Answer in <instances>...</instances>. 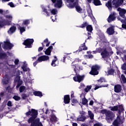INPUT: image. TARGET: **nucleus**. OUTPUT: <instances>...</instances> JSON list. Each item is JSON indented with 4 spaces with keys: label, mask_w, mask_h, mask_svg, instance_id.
<instances>
[{
    "label": "nucleus",
    "mask_w": 126,
    "mask_h": 126,
    "mask_svg": "<svg viewBox=\"0 0 126 126\" xmlns=\"http://www.w3.org/2000/svg\"><path fill=\"white\" fill-rule=\"evenodd\" d=\"M85 120H86V117H85V116H82L81 117L77 119V120L79 122H84V121H85Z\"/></svg>",
    "instance_id": "a18cd8bd"
},
{
    "label": "nucleus",
    "mask_w": 126,
    "mask_h": 126,
    "mask_svg": "<svg viewBox=\"0 0 126 126\" xmlns=\"http://www.w3.org/2000/svg\"><path fill=\"white\" fill-rule=\"evenodd\" d=\"M91 88H92V86H87L86 88L85 89V92L88 93V92H89L90 90H91Z\"/></svg>",
    "instance_id": "37998d69"
},
{
    "label": "nucleus",
    "mask_w": 126,
    "mask_h": 126,
    "mask_svg": "<svg viewBox=\"0 0 126 126\" xmlns=\"http://www.w3.org/2000/svg\"><path fill=\"white\" fill-rule=\"evenodd\" d=\"M101 56L102 59H107L110 58L111 55H110V53L107 51V49H104L101 53Z\"/></svg>",
    "instance_id": "6e6552de"
},
{
    "label": "nucleus",
    "mask_w": 126,
    "mask_h": 126,
    "mask_svg": "<svg viewBox=\"0 0 126 126\" xmlns=\"http://www.w3.org/2000/svg\"><path fill=\"white\" fill-rule=\"evenodd\" d=\"M41 45H42V47H39L38 48V52H41L44 50V47L45 45H44V42L41 43Z\"/></svg>",
    "instance_id": "864d4df0"
},
{
    "label": "nucleus",
    "mask_w": 126,
    "mask_h": 126,
    "mask_svg": "<svg viewBox=\"0 0 126 126\" xmlns=\"http://www.w3.org/2000/svg\"><path fill=\"white\" fill-rule=\"evenodd\" d=\"M18 25V29H19V30H20V34H22V33H23V32H25V31H26V30L25 29V27H21L20 25Z\"/></svg>",
    "instance_id": "bb28decb"
},
{
    "label": "nucleus",
    "mask_w": 126,
    "mask_h": 126,
    "mask_svg": "<svg viewBox=\"0 0 126 126\" xmlns=\"http://www.w3.org/2000/svg\"><path fill=\"white\" fill-rule=\"evenodd\" d=\"M122 112H123V111H121V110H118V114H119V115L117 116V119H116V120H117V121H118V120H119L120 121H121V114H122Z\"/></svg>",
    "instance_id": "603ef678"
},
{
    "label": "nucleus",
    "mask_w": 126,
    "mask_h": 126,
    "mask_svg": "<svg viewBox=\"0 0 126 126\" xmlns=\"http://www.w3.org/2000/svg\"><path fill=\"white\" fill-rule=\"evenodd\" d=\"M7 106L8 107H12V102H11V101L9 100L7 103Z\"/></svg>",
    "instance_id": "680f3d73"
},
{
    "label": "nucleus",
    "mask_w": 126,
    "mask_h": 126,
    "mask_svg": "<svg viewBox=\"0 0 126 126\" xmlns=\"http://www.w3.org/2000/svg\"><path fill=\"white\" fill-rule=\"evenodd\" d=\"M36 121V118H34V117H31L29 120H28V124H31L32 125L33 123H34Z\"/></svg>",
    "instance_id": "c85d7f7f"
},
{
    "label": "nucleus",
    "mask_w": 126,
    "mask_h": 126,
    "mask_svg": "<svg viewBox=\"0 0 126 126\" xmlns=\"http://www.w3.org/2000/svg\"><path fill=\"white\" fill-rule=\"evenodd\" d=\"M31 126H43L42 122H40V118H36L34 122L31 125Z\"/></svg>",
    "instance_id": "f8f14e48"
},
{
    "label": "nucleus",
    "mask_w": 126,
    "mask_h": 126,
    "mask_svg": "<svg viewBox=\"0 0 126 126\" xmlns=\"http://www.w3.org/2000/svg\"><path fill=\"white\" fill-rule=\"evenodd\" d=\"M119 109L118 110H120L122 112H123V111H125V109L124 108V106H123V105H119Z\"/></svg>",
    "instance_id": "bf43d9fd"
},
{
    "label": "nucleus",
    "mask_w": 126,
    "mask_h": 126,
    "mask_svg": "<svg viewBox=\"0 0 126 126\" xmlns=\"http://www.w3.org/2000/svg\"><path fill=\"white\" fill-rule=\"evenodd\" d=\"M40 63V61L38 60V59L35 62L33 63V66L37 65V63Z\"/></svg>",
    "instance_id": "0e129e2a"
},
{
    "label": "nucleus",
    "mask_w": 126,
    "mask_h": 126,
    "mask_svg": "<svg viewBox=\"0 0 126 126\" xmlns=\"http://www.w3.org/2000/svg\"><path fill=\"white\" fill-rule=\"evenodd\" d=\"M21 97L23 100H26V99L28 97V95H27L26 94H21Z\"/></svg>",
    "instance_id": "3c124183"
},
{
    "label": "nucleus",
    "mask_w": 126,
    "mask_h": 126,
    "mask_svg": "<svg viewBox=\"0 0 126 126\" xmlns=\"http://www.w3.org/2000/svg\"><path fill=\"white\" fill-rule=\"evenodd\" d=\"M113 115H114V114H113V112H112V111L109 110L106 113L105 116H106V118H108V119H109V120H113Z\"/></svg>",
    "instance_id": "4be33fe9"
},
{
    "label": "nucleus",
    "mask_w": 126,
    "mask_h": 126,
    "mask_svg": "<svg viewBox=\"0 0 126 126\" xmlns=\"http://www.w3.org/2000/svg\"><path fill=\"white\" fill-rule=\"evenodd\" d=\"M126 10L125 9H122V11L119 12L120 16H121V17H122V18H125V19H126V15H125L126 14Z\"/></svg>",
    "instance_id": "393cba45"
},
{
    "label": "nucleus",
    "mask_w": 126,
    "mask_h": 126,
    "mask_svg": "<svg viewBox=\"0 0 126 126\" xmlns=\"http://www.w3.org/2000/svg\"><path fill=\"white\" fill-rule=\"evenodd\" d=\"M122 70H126V63H124L121 66Z\"/></svg>",
    "instance_id": "13d9d810"
},
{
    "label": "nucleus",
    "mask_w": 126,
    "mask_h": 126,
    "mask_svg": "<svg viewBox=\"0 0 126 126\" xmlns=\"http://www.w3.org/2000/svg\"><path fill=\"white\" fill-rule=\"evenodd\" d=\"M43 42L44 43H47L46 45V47H49V46H50V44H51V42L49 41V39L48 38H46Z\"/></svg>",
    "instance_id": "de8ad7c7"
},
{
    "label": "nucleus",
    "mask_w": 126,
    "mask_h": 126,
    "mask_svg": "<svg viewBox=\"0 0 126 126\" xmlns=\"http://www.w3.org/2000/svg\"><path fill=\"white\" fill-rule=\"evenodd\" d=\"M16 81L17 82H18L19 81H21V80H20V76H17L16 77Z\"/></svg>",
    "instance_id": "338daca9"
},
{
    "label": "nucleus",
    "mask_w": 126,
    "mask_h": 126,
    "mask_svg": "<svg viewBox=\"0 0 126 126\" xmlns=\"http://www.w3.org/2000/svg\"><path fill=\"white\" fill-rule=\"evenodd\" d=\"M101 67L98 64L94 65L91 67V70L89 72L91 75H98Z\"/></svg>",
    "instance_id": "f257e3e1"
},
{
    "label": "nucleus",
    "mask_w": 126,
    "mask_h": 126,
    "mask_svg": "<svg viewBox=\"0 0 126 126\" xmlns=\"http://www.w3.org/2000/svg\"><path fill=\"white\" fill-rule=\"evenodd\" d=\"M33 43H34V39L33 38H27L23 43V45L26 46V48H32L33 46Z\"/></svg>",
    "instance_id": "7ed1b4c3"
},
{
    "label": "nucleus",
    "mask_w": 126,
    "mask_h": 126,
    "mask_svg": "<svg viewBox=\"0 0 126 126\" xmlns=\"http://www.w3.org/2000/svg\"><path fill=\"white\" fill-rule=\"evenodd\" d=\"M26 90V87L24 86H22L19 88V92L20 93H22V92H24Z\"/></svg>",
    "instance_id": "ea45409f"
},
{
    "label": "nucleus",
    "mask_w": 126,
    "mask_h": 126,
    "mask_svg": "<svg viewBox=\"0 0 126 126\" xmlns=\"http://www.w3.org/2000/svg\"><path fill=\"white\" fill-rule=\"evenodd\" d=\"M2 83L3 85H6V84L9 83V77H8V75H5V77L2 80Z\"/></svg>",
    "instance_id": "4468645a"
},
{
    "label": "nucleus",
    "mask_w": 126,
    "mask_h": 126,
    "mask_svg": "<svg viewBox=\"0 0 126 126\" xmlns=\"http://www.w3.org/2000/svg\"><path fill=\"white\" fill-rule=\"evenodd\" d=\"M72 103H73V104H77V103H78V101H77L76 99H72L71 100Z\"/></svg>",
    "instance_id": "774afa93"
},
{
    "label": "nucleus",
    "mask_w": 126,
    "mask_h": 126,
    "mask_svg": "<svg viewBox=\"0 0 126 126\" xmlns=\"http://www.w3.org/2000/svg\"><path fill=\"white\" fill-rule=\"evenodd\" d=\"M13 47V44L11 43L8 40L4 42L3 48L6 50H11Z\"/></svg>",
    "instance_id": "423d86ee"
},
{
    "label": "nucleus",
    "mask_w": 126,
    "mask_h": 126,
    "mask_svg": "<svg viewBox=\"0 0 126 126\" xmlns=\"http://www.w3.org/2000/svg\"><path fill=\"white\" fill-rule=\"evenodd\" d=\"M93 3L95 6L102 5V3H101V1H100V0H94Z\"/></svg>",
    "instance_id": "2f4dec72"
},
{
    "label": "nucleus",
    "mask_w": 126,
    "mask_h": 126,
    "mask_svg": "<svg viewBox=\"0 0 126 126\" xmlns=\"http://www.w3.org/2000/svg\"><path fill=\"white\" fill-rule=\"evenodd\" d=\"M122 90V86L120 84H117L114 86V92L115 93H120Z\"/></svg>",
    "instance_id": "2eb2a0df"
},
{
    "label": "nucleus",
    "mask_w": 126,
    "mask_h": 126,
    "mask_svg": "<svg viewBox=\"0 0 126 126\" xmlns=\"http://www.w3.org/2000/svg\"><path fill=\"white\" fill-rule=\"evenodd\" d=\"M50 121L51 123H57L58 122V118L56 117V115L52 114L51 116Z\"/></svg>",
    "instance_id": "5701e85b"
},
{
    "label": "nucleus",
    "mask_w": 126,
    "mask_h": 126,
    "mask_svg": "<svg viewBox=\"0 0 126 126\" xmlns=\"http://www.w3.org/2000/svg\"><path fill=\"white\" fill-rule=\"evenodd\" d=\"M7 57V55L5 52L0 53V59H5Z\"/></svg>",
    "instance_id": "e433bc0d"
},
{
    "label": "nucleus",
    "mask_w": 126,
    "mask_h": 126,
    "mask_svg": "<svg viewBox=\"0 0 126 126\" xmlns=\"http://www.w3.org/2000/svg\"><path fill=\"white\" fill-rule=\"evenodd\" d=\"M33 95H34V96H38V97H42L43 94L40 91H35L33 92Z\"/></svg>",
    "instance_id": "c756f323"
},
{
    "label": "nucleus",
    "mask_w": 126,
    "mask_h": 126,
    "mask_svg": "<svg viewBox=\"0 0 126 126\" xmlns=\"http://www.w3.org/2000/svg\"><path fill=\"white\" fill-rule=\"evenodd\" d=\"M58 61V58L57 56H54V60H53L51 63L52 66H57V64H56V62Z\"/></svg>",
    "instance_id": "7c9ffc66"
},
{
    "label": "nucleus",
    "mask_w": 126,
    "mask_h": 126,
    "mask_svg": "<svg viewBox=\"0 0 126 126\" xmlns=\"http://www.w3.org/2000/svg\"><path fill=\"white\" fill-rule=\"evenodd\" d=\"M76 10L79 13H82V8L79 5L76 6Z\"/></svg>",
    "instance_id": "473e14b6"
},
{
    "label": "nucleus",
    "mask_w": 126,
    "mask_h": 126,
    "mask_svg": "<svg viewBox=\"0 0 126 126\" xmlns=\"http://www.w3.org/2000/svg\"><path fill=\"white\" fill-rule=\"evenodd\" d=\"M9 22L5 20L0 21V28H2L5 25H9Z\"/></svg>",
    "instance_id": "412c9836"
},
{
    "label": "nucleus",
    "mask_w": 126,
    "mask_h": 126,
    "mask_svg": "<svg viewBox=\"0 0 126 126\" xmlns=\"http://www.w3.org/2000/svg\"><path fill=\"white\" fill-rule=\"evenodd\" d=\"M101 52V48L96 49V50L93 51V54H97Z\"/></svg>",
    "instance_id": "4d7b16f0"
},
{
    "label": "nucleus",
    "mask_w": 126,
    "mask_h": 126,
    "mask_svg": "<svg viewBox=\"0 0 126 126\" xmlns=\"http://www.w3.org/2000/svg\"><path fill=\"white\" fill-rule=\"evenodd\" d=\"M23 82H22V81H20L19 82H17V85L16 87V89H17V88H18L19 87H20V86L22 85Z\"/></svg>",
    "instance_id": "8fccbe9b"
},
{
    "label": "nucleus",
    "mask_w": 126,
    "mask_h": 126,
    "mask_svg": "<svg viewBox=\"0 0 126 126\" xmlns=\"http://www.w3.org/2000/svg\"><path fill=\"white\" fill-rule=\"evenodd\" d=\"M16 31V27L13 26H12L9 30L8 31V34H12Z\"/></svg>",
    "instance_id": "b1692460"
},
{
    "label": "nucleus",
    "mask_w": 126,
    "mask_h": 126,
    "mask_svg": "<svg viewBox=\"0 0 126 126\" xmlns=\"http://www.w3.org/2000/svg\"><path fill=\"white\" fill-rule=\"evenodd\" d=\"M88 114L91 120H93L94 119V114L92 113V111H89Z\"/></svg>",
    "instance_id": "a19ab883"
},
{
    "label": "nucleus",
    "mask_w": 126,
    "mask_h": 126,
    "mask_svg": "<svg viewBox=\"0 0 126 126\" xmlns=\"http://www.w3.org/2000/svg\"><path fill=\"white\" fill-rule=\"evenodd\" d=\"M107 73L109 75H114V73H115V69L111 68L110 69L108 70V71H107Z\"/></svg>",
    "instance_id": "4c0bfd02"
},
{
    "label": "nucleus",
    "mask_w": 126,
    "mask_h": 126,
    "mask_svg": "<svg viewBox=\"0 0 126 126\" xmlns=\"http://www.w3.org/2000/svg\"><path fill=\"white\" fill-rule=\"evenodd\" d=\"M6 18H7L8 19H11V20H12V16L11 15H7L5 16Z\"/></svg>",
    "instance_id": "69168bd1"
},
{
    "label": "nucleus",
    "mask_w": 126,
    "mask_h": 126,
    "mask_svg": "<svg viewBox=\"0 0 126 126\" xmlns=\"http://www.w3.org/2000/svg\"><path fill=\"white\" fill-rule=\"evenodd\" d=\"M63 102L64 104H69L70 102V96L69 94L64 95Z\"/></svg>",
    "instance_id": "a211bd4d"
},
{
    "label": "nucleus",
    "mask_w": 126,
    "mask_h": 126,
    "mask_svg": "<svg viewBox=\"0 0 126 126\" xmlns=\"http://www.w3.org/2000/svg\"><path fill=\"white\" fill-rule=\"evenodd\" d=\"M99 83H102V82H106V80L104 78H100L99 80H97Z\"/></svg>",
    "instance_id": "5fc2aeb1"
},
{
    "label": "nucleus",
    "mask_w": 126,
    "mask_h": 126,
    "mask_svg": "<svg viewBox=\"0 0 126 126\" xmlns=\"http://www.w3.org/2000/svg\"><path fill=\"white\" fill-rule=\"evenodd\" d=\"M13 99H14V100H15V101H19V100H21V97H20V96H19L18 95H15L13 97Z\"/></svg>",
    "instance_id": "79ce46f5"
},
{
    "label": "nucleus",
    "mask_w": 126,
    "mask_h": 126,
    "mask_svg": "<svg viewBox=\"0 0 126 126\" xmlns=\"http://www.w3.org/2000/svg\"><path fill=\"white\" fill-rule=\"evenodd\" d=\"M116 12H113L112 13L110 14L107 18V21L108 23H111V22L113 21H115L116 20Z\"/></svg>",
    "instance_id": "1a4fd4ad"
},
{
    "label": "nucleus",
    "mask_w": 126,
    "mask_h": 126,
    "mask_svg": "<svg viewBox=\"0 0 126 126\" xmlns=\"http://www.w3.org/2000/svg\"><path fill=\"white\" fill-rule=\"evenodd\" d=\"M42 12H44L43 14L46 16H50L51 10L47 9L45 7H42Z\"/></svg>",
    "instance_id": "aec40b11"
},
{
    "label": "nucleus",
    "mask_w": 126,
    "mask_h": 126,
    "mask_svg": "<svg viewBox=\"0 0 126 126\" xmlns=\"http://www.w3.org/2000/svg\"><path fill=\"white\" fill-rule=\"evenodd\" d=\"M110 109H111V111H118L119 110V106H118V105H116V106L110 107Z\"/></svg>",
    "instance_id": "c9c22d12"
},
{
    "label": "nucleus",
    "mask_w": 126,
    "mask_h": 126,
    "mask_svg": "<svg viewBox=\"0 0 126 126\" xmlns=\"http://www.w3.org/2000/svg\"><path fill=\"white\" fill-rule=\"evenodd\" d=\"M26 115L27 117H29L31 116L32 117L34 118V119H37L38 117V110H36L34 109H30L29 111L26 113Z\"/></svg>",
    "instance_id": "f03ea898"
},
{
    "label": "nucleus",
    "mask_w": 126,
    "mask_h": 126,
    "mask_svg": "<svg viewBox=\"0 0 126 126\" xmlns=\"http://www.w3.org/2000/svg\"><path fill=\"white\" fill-rule=\"evenodd\" d=\"M29 24H30V20L28 19L24 20L22 23V25H25L26 26H28Z\"/></svg>",
    "instance_id": "72a5a7b5"
},
{
    "label": "nucleus",
    "mask_w": 126,
    "mask_h": 126,
    "mask_svg": "<svg viewBox=\"0 0 126 126\" xmlns=\"http://www.w3.org/2000/svg\"><path fill=\"white\" fill-rule=\"evenodd\" d=\"M22 68L23 71H30V68L26 67V65L22 66Z\"/></svg>",
    "instance_id": "09e8293b"
},
{
    "label": "nucleus",
    "mask_w": 126,
    "mask_h": 126,
    "mask_svg": "<svg viewBox=\"0 0 126 126\" xmlns=\"http://www.w3.org/2000/svg\"><path fill=\"white\" fill-rule=\"evenodd\" d=\"M88 48L85 44V42H84L83 44H81V46L79 47L78 51L79 52H82V51H87Z\"/></svg>",
    "instance_id": "dca6fc26"
},
{
    "label": "nucleus",
    "mask_w": 126,
    "mask_h": 126,
    "mask_svg": "<svg viewBox=\"0 0 126 126\" xmlns=\"http://www.w3.org/2000/svg\"><path fill=\"white\" fill-rule=\"evenodd\" d=\"M106 6L107 7H108V9L111 11L113 8V7H115L116 8V7H114V5H113V2H112V0H109L108 1L107 3H106Z\"/></svg>",
    "instance_id": "f3484780"
},
{
    "label": "nucleus",
    "mask_w": 126,
    "mask_h": 126,
    "mask_svg": "<svg viewBox=\"0 0 126 126\" xmlns=\"http://www.w3.org/2000/svg\"><path fill=\"white\" fill-rule=\"evenodd\" d=\"M86 30L87 31H88V32H89L90 33H92V31H93V27H92V25H88L86 28Z\"/></svg>",
    "instance_id": "cd10ccee"
},
{
    "label": "nucleus",
    "mask_w": 126,
    "mask_h": 126,
    "mask_svg": "<svg viewBox=\"0 0 126 126\" xmlns=\"http://www.w3.org/2000/svg\"><path fill=\"white\" fill-rule=\"evenodd\" d=\"M121 79L122 80V82H123V83L125 84V83H126V76H125V75L124 74H122L121 75Z\"/></svg>",
    "instance_id": "c03bdc74"
},
{
    "label": "nucleus",
    "mask_w": 126,
    "mask_h": 126,
    "mask_svg": "<svg viewBox=\"0 0 126 126\" xmlns=\"http://www.w3.org/2000/svg\"><path fill=\"white\" fill-rule=\"evenodd\" d=\"M124 0H113L112 4L115 8H118L124 3Z\"/></svg>",
    "instance_id": "39448f33"
},
{
    "label": "nucleus",
    "mask_w": 126,
    "mask_h": 126,
    "mask_svg": "<svg viewBox=\"0 0 126 126\" xmlns=\"http://www.w3.org/2000/svg\"><path fill=\"white\" fill-rule=\"evenodd\" d=\"M82 105H87V103H88V100L84 97L82 99Z\"/></svg>",
    "instance_id": "58836bf2"
},
{
    "label": "nucleus",
    "mask_w": 126,
    "mask_h": 126,
    "mask_svg": "<svg viewBox=\"0 0 126 126\" xmlns=\"http://www.w3.org/2000/svg\"><path fill=\"white\" fill-rule=\"evenodd\" d=\"M53 3H55L54 5L55 7H58L61 8L63 6V0H51Z\"/></svg>",
    "instance_id": "0eeeda50"
},
{
    "label": "nucleus",
    "mask_w": 126,
    "mask_h": 126,
    "mask_svg": "<svg viewBox=\"0 0 126 126\" xmlns=\"http://www.w3.org/2000/svg\"><path fill=\"white\" fill-rule=\"evenodd\" d=\"M50 60V57L47 55H43L38 58V61L42 63V62H46Z\"/></svg>",
    "instance_id": "ddd939ff"
},
{
    "label": "nucleus",
    "mask_w": 126,
    "mask_h": 126,
    "mask_svg": "<svg viewBox=\"0 0 126 126\" xmlns=\"http://www.w3.org/2000/svg\"><path fill=\"white\" fill-rule=\"evenodd\" d=\"M50 12L53 14V15H56L57 14V13L58 12V11L56 9H53L51 11H50Z\"/></svg>",
    "instance_id": "6e6d98bb"
},
{
    "label": "nucleus",
    "mask_w": 126,
    "mask_h": 126,
    "mask_svg": "<svg viewBox=\"0 0 126 126\" xmlns=\"http://www.w3.org/2000/svg\"><path fill=\"white\" fill-rule=\"evenodd\" d=\"M88 25V23L87 22H84L82 25L79 26V28H85L87 27Z\"/></svg>",
    "instance_id": "f704fd0d"
},
{
    "label": "nucleus",
    "mask_w": 126,
    "mask_h": 126,
    "mask_svg": "<svg viewBox=\"0 0 126 126\" xmlns=\"http://www.w3.org/2000/svg\"><path fill=\"white\" fill-rule=\"evenodd\" d=\"M87 12L88 14V16H91L92 14V10L91 9V8L87 9Z\"/></svg>",
    "instance_id": "49530a36"
},
{
    "label": "nucleus",
    "mask_w": 126,
    "mask_h": 126,
    "mask_svg": "<svg viewBox=\"0 0 126 126\" xmlns=\"http://www.w3.org/2000/svg\"><path fill=\"white\" fill-rule=\"evenodd\" d=\"M84 78H85V75H82V76L79 74H76V76L73 77V79L74 81L75 82H79V83H80V82L83 81L84 80Z\"/></svg>",
    "instance_id": "20e7f679"
},
{
    "label": "nucleus",
    "mask_w": 126,
    "mask_h": 126,
    "mask_svg": "<svg viewBox=\"0 0 126 126\" xmlns=\"http://www.w3.org/2000/svg\"><path fill=\"white\" fill-rule=\"evenodd\" d=\"M53 51V46H50L45 51V54L47 56H51V53Z\"/></svg>",
    "instance_id": "6ab92c4d"
},
{
    "label": "nucleus",
    "mask_w": 126,
    "mask_h": 126,
    "mask_svg": "<svg viewBox=\"0 0 126 126\" xmlns=\"http://www.w3.org/2000/svg\"><path fill=\"white\" fill-rule=\"evenodd\" d=\"M110 27L107 29L106 32L108 35H113L115 33V26L110 24Z\"/></svg>",
    "instance_id": "9d476101"
},
{
    "label": "nucleus",
    "mask_w": 126,
    "mask_h": 126,
    "mask_svg": "<svg viewBox=\"0 0 126 126\" xmlns=\"http://www.w3.org/2000/svg\"><path fill=\"white\" fill-rule=\"evenodd\" d=\"M78 5V2H74V3L73 2V4H68L67 6L69 8H74V7H76V6Z\"/></svg>",
    "instance_id": "a878e982"
},
{
    "label": "nucleus",
    "mask_w": 126,
    "mask_h": 126,
    "mask_svg": "<svg viewBox=\"0 0 126 126\" xmlns=\"http://www.w3.org/2000/svg\"><path fill=\"white\" fill-rule=\"evenodd\" d=\"M72 67L74 68V71L75 72L76 75L77 74V72H78L80 69H82L79 64L72 65Z\"/></svg>",
    "instance_id": "9b49d317"
},
{
    "label": "nucleus",
    "mask_w": 126,
    "mask_h": 126,
    "mask_svg": "<svg viewBox=\"0 0 126 126\" xmlns=\"http://www.w3.org/2000/svg\"><path fill=\"white\" fill-rule=\"evenodd\" d=\"M8 5H9L11 7H15L14 4H13V2H10L8 3Z\"/></svg>",
    "instance_id": "e2e57ef3"
},
{
    "label": "nucleus",
    "mask_w": 126,
    "mask_h": 126,
    "mask_svg": "<svg viewBox=\"0 0 126 126\" xmlns=\"http://www.w3.org/2000/svg\"><path fill=\"white\" fill-rule=\"evenodd\" d=\"M107 112H108V110L107 109H103L101 110V114H103V115L105 114L106 115Z\"/></svg>",
    "instance_id": "052dcab7"
}]
</instances>
